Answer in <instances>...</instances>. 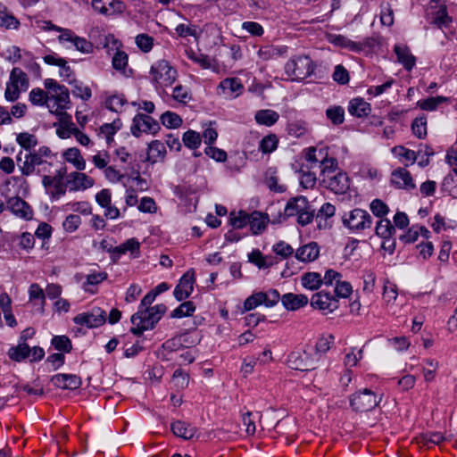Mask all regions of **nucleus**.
I'll return each instance as SVG.
<instances>
[{
  "instance_id": "f257e3e1",
  "label": "nucleus",
  "mask_w": 457,
  "mask_h": 457,
  "mask_svg": "<svg viewBox=\"0 0 457 457\" xmlns=\"http://www.w3.org/2000/svg\"><path fill=\"white\" fill-rule=\"evenodd\" d=\"M44 86L49 91V112L62 122H70L71 116L66 112L71 108L70 92L68 88L57 83L54 79H46Z\"/></svg>"
},
{
  "instance_id": "f03ea898",
  "label": "nucleus",
  "mask_w": 457,
  "mask_h": 457,
  "mask_svg": "<svg viewBox=\"0 0 457 457\" xmlns=\"http://www.w3.org/2000/svg\"><path fill=\"white\" fill-rule=\"evenodd\" d=\"M326 39L335 47L348 50L355 54H373L380 47L381 42L378 36H371L361 40L355 41L345 35L328 32Z\"/></svg>"
},
{
  "instance_id": "7ed1b4c3",
  "label": "nucleus",
  "mask_w": 457,
  "mask_h": 457,
  "mask_svg": "<svg viewBox=\"0 0 457 457\" xmlns=\"http://www.w3.org/2000/svg\"><path fill=\"white\" fill-rule=\"evenodd\" d=\"M166 311L167 307L162 303L138 310L131 316L130 320L133 327L130 328V332L136 336H141L144 331L153 329Z\"/></svg>"
},
{
  "instance_id": "20e7f679",
  "label": "nucleus",
  "mask_w": 457,
  "mask_h": 457,
  "mask_svg": "<svg viewBox=\"0 0 457 457\" xmlns=\"http://www.w3.org/2000/svg\"><path fill=\"white\" fill-rule=\"evenodd\" d=\"M382 397L383 395H378L369 388H363L350 395V407L355 412L370 411L379 404Z\"/></svg>"
},
{
  "instance_id": "39448f33",
  "label": "nucleus",
  "mask_w": 457,
  "mask_h": 457,
  "mask_svg": "<svg viewBox=\"0 0 457 457\" xmlns=\"http://www.w3.org/2000/svg\"><path fill=\"white\" fill-rule=\"evenodd\" d=\"M150 73L155 87L171 86L178 77L177 70L165 59L160 60L152 65Z\"/></svg>"
},
{
  "instance_id": "423d86ee",
  "label": "nucleus",
  "mask_w": 457,
  "mask_h": 457,
  "mask_svg": "<svg viewBox=\"0 0 457 457\" xmlns=\"http://www.w3.org/2000/svg\"><path fill=\"white\" fill-rule=\"evenodd\" d=\"M100 248L110 253L112 262L116 263L122 254L130 253L131 258L137 259L140 256V243L135 238H129L118 246H113L107 240L103 239L100 242Z\"/></svg>"
},
{
  "instance_id": "0eeeda50",
  "label": "nucleus",
  "mask_w": 457,
  "mask_h": 457,
  "mask_svg": "<svg viewBox=\"0 0 457 457\" xmlns=\"http://www.w3.org/2000/svg\"><path fill=\"white\" fill-rule=\"evenodd\" d=\"M96 34H98L99 37L96 47L101 46L104 49L109 57H128V54L123 50L121 41L113 34L102 35L98 29H92L89 37H95Z\"/></svg>"
},
{
  "instance_id": "6e6552de",
  "label": "nucleus",
  "mask_w": 457,
  "mask_h": 457,
  "mask_svg": "<svg viewBox=\"0 0 457 457\" xmlns=\"http://www.w3.org/2000/svg\"><path fill=\"white\" fill-rule=\"evenodd\" d=\"M342 222L350 230L359 232L370 228L372 224V219L367 211L355 208L343 215Z\"/></svg>"
},
{
  "instance_id": "1a4fd4ad",
  "label": "nucleus",
  "mask_w": 457,
  "mask_h": 457,
  "mask_svg": "<svg viewBox=\"0 0 457 457\" xmlns=\"http://www.w3.org/2000/svg\"><path fill=\"white\" fill-rule=\"evenodd\" d=\"M64 174L65 170L60 169L53 177L47 175L43 176L42 184L49 195L51 201H56L66 194L68 186L67 182H63Z\"/></svg>"
},
{
  "instance_id": "9d476101",
  "label": "nucleus",
  "mask_w": 457,
  "mask_h": 457,
  "mask_svg": "<svg viewBox=\"0 0 457 457\" xmlns=\"http://www.w3.org/2000/svg\"><path fill=\"white\" fill-rule=\"evenodd\" d=\"M285 71L292 80H302L314 71L312 59H290L285 64Z\"/></svg>"
},
{
  "instance_id": "9b49d317",
  "label": "nucleus",
  "mask_w": 457,
  "mask_h": 457,
  "mask_svg": "<svg viewBox=\"0 0 457 457\" xmlns=\"http://www.w3.org/2000/svg\"><path fill=\"white\" fill-rule=\"evenodd\" d=\"M428 17L431 24L439 29L447 28L453 21L447 12V6L444 1L431 0L428 8Z\"/></svg>"
},
{
  "instance_id": "f8f14e48",
  "label": "nucleus",
  "mask_w": 457,
  "mask_h": 457,
  "mask_svg": "<svg viewBox=\"0 0 457 457\" xmlns=\"http://www.w3.org/2000/svg\"><path fill=\"white\" fill-rule=\"evenodd\" d=\"M61 34L59 41L65 45L67 48H75L81 54H87L93 53V43L85 37L77 36L72 30L68 29H60Z\"/></svg>"
},
{
  "instance_id": "ddd939ff",
  "label": "nucleus",
  "mask_w": 457,
  "mask_h": 457,
  "mask_svg": "<svg viewBox=\"0 0 457 457\" xmlns=\"http://www.w3.org/2000/svg\"><path fill=\"white\" fill-rule=\"evenodd\" d=\"M350 178L348 174L341 170L335 174L322 179L320 185L335 195H345L350 190Z\"/></svg>"
},
{
  "instance_id": "4468645a",
  "label": "nucleus",
  "mask_w": 457,
  "mask_h": 457,
  "mask_svg": "<svg viewBox=\"0 0 457 457\" xmlns=\"http://www.w3.org/2000/svg\"><path fill=\"white\" fill-rule=\"evenodd\" d=\"M161 127L157 120L153 119L151 116L137 113L132 120V125L130 131L133 136L138 137L141 133H151L156 134L160 130Z\"/></svg>"
},
{
  "instance_id": "2eb2a0df",
  "label": "nucleus",
  "mask_w": 457,
  "mask_h": 457,
  "mask_svg": "<svg viewBox=\"0 0 457 457\" xmlns=\"http://www.w3.org/2000/svg\"><path fill=\"white\" fill-rule=\"evenodd\" d=\"M311 305L312 308L320 311L323 314H329L338 308L339 302L330 293L322 290L312 296Z\"/></svg>"
},
{
  "instance_id": "dca6fc26",
  "label": "nucleus",
  "mask_w": 457,
  "mask_h": 457,
  "mask_svg": "<svg viewBox=\"0 0 457 457\" xmlns=\"http://www.w3.org/2000/svg\"><path fill=\"white\" fill-rule=\"evenodd\" d=\"M106 321V312L100 307H94L90 312L79 313L73 318L77 325L86 326L89 328H98Z\"/></svg>"
},
{
  "instance_id": "f3484780",
  "label": "nucleus",
  "mask_w": 457,
  "mask_h": 457,
  "mask_svg": "<svg viewBox=\"0 0 457 457\" xmlns=\"http://www.w3.org/2000/svg\"><path fill=\"white\" fill-rule=\"evenodd\" d=\"M288 367L301 371L315 369V361L306 351H294L287 357Z\"/></svg>"
},
{
  "instance_id": "a211bd4d",
  "label": "nucleus",
  "mask_w": 457,
  "mask_h": 457,
  "mask_svg": "<svg viewBox=\"0 0 457 457\" xmlns=\"http://www.w3.org/2000/svg\"><path fill=\"white\" fill-rule=\"evenodd\" d=\"M195 281V271L191 269L180 278L175 287L173 295L177 301L180 302L190 296L194 290Z\"/></svg>"
},
{
  "instance_id": "6ab92c4d",
  "label": "nucleus",
  "mask_w": 457,
  "mask_h": 457,
  "mask_svg": "<svg viewBox=\"0 0 457 457\" xmlns=\"http://www.w3.org/2000/svg\"><path fill=\"white\" fill-rule=\"evenodd\" d=\"M95 180L86 173L73 171L67 176V186L70 192L83 191L94 186Z\"/></svg>"
},
{
  "instance_id": "aec40b11",
  "label": "nucleus",
  "mask_w": 457,
  "mask_h": 457,
  "mask_svg": "<svg viewBox=\"0 0 457 457\" xmlns=\"http://www.w3.org/2000/svg\"><path fill=\"white\" fill-rule=\"evenodd\" d=\"M243 85L237 78L223 79L217 87V94L226 99H234L242 93Z\"/></svg>"
},
{
  "instance_id": "412c9836",
  "label": "nucleus",
  "mask_w": 457,
  "mask_h": 457,
  "mask_svg": "<svg viewBox=\"0 0 457 457\" xmlns=\"http://www.w3.org/2000/svg\"><path fill=\"white\" fill-rule=\"evenodd\" d=\"M391 184L397 189L411 191L416 187L411 172L405 168H397L391 173Z\"/></svg>"
},
{
  "instance_id": "4be33fe9",
  "label": "nucleus",
  "mask_w": 457,
  "mask_h": 457,
  "mask_svg": "<svg viewBox=\"0 0 457 457\" xmlns=\"http://www.w3.org/2000/svg\"><path fill=\"white\" fill-rule=\"evenodd\" d=\"M91 4L95 11L104 15L121 13L125 9L120 0H92Z\"/></svg>"
},
{
  "instance_id": "5701e85b",
  "label": "nucleus",
  "mask_w": 457,
  "mask_h": 457,
  "mask_svg": "<svg viewBox=\"0 0 457 457\" xmlns=\"http://www.w3.org/2000/svg\"><path fill=\"white\" fill-rule=\"evenodd\" d=\"M7 209L15 216L27 220H30L33 215V211L29 204L18 196L8 199Z\"/></svg>"
},
{
  "instance_id": "b1692460",
  "label": "nucleus",
  "mask_w": 457,
  "mask_h": 457,
  "mask_svg": "<svg viewBox=\"0 0 457 457\" xmlns=\"http://www.w3.org/2000/svg\"><path fill=\"white\" fill-rule=\"evenodd\" d=\"M53 385L61 389L75 390L81 386V379L74 374H56L52 377Z\"/></svg>"
},
{
  "instance_id": "393cba45",
  "label": "nucleus",
  "mask_w": 457,
  "mask_h": 457,
  "mask_svg": "<svg viewBox=\"0 0 457 457\" xmlns=\"http://www.w3.org/2000/svg\"><path fill=\"white\" fill-rule=\"evenodd\" d=\"M311 204L305 196L299 195L288 200L284 209V215L287 218L297 216L300 212L310 209Z\"/></svg>"
},
{
  "instance_id": "a878e982",
  "label": "nucleus",
  "mask_w": 457,
  "mask_h": 457,
  "mask_svg": "<svg viewBox=\"0 0 457 457\" xmlns=\"http://www.w3.org/2000/svg\"><path fill=\"white\" fill-rule=\"evenodd\" d=\"M270 222V217L267 213L254 211L249 214V227L253 235L262 234Z\"/></svg>"
},
{
  "instance_id": "bb28decb",
  "label": "nucleus",
  "mask_w": 457,
  "mask_h": 457,
  "mask_svg": "<svg viewBox=\"0 0 457 457\" xmlns=\"http://www.w3.org/2000/svg\"><path fill=\"white\" fill-rule=\"evenodd\" d=\"M320 254V247L316 242H311L299 247L295 252V258L303 262L315 261Z\"/></svg>"
},
{
  "instance_id": "cd10ccee",
  "label": "nucleus",
  "mask_w": 457,
  "mask_h": 457,
  "mask_svg": "<svg viewBox=\"0 0 457 457\" xmlns=\"http://www.w3.org/2000/svg\"><path fill=\"white\" fill-rule=\"evenodd\" d=\"M283 306L288 311H296L308 303V297L304 295L287 293L282 295Z\"/></svg>"
},
{
  "instance_id": "c85d7f7f",
  "label": "nucleus",
  "mask_w": 457,
  "mask_h": 457,
  "mask_svg": "<svg viewBox=\"0 0 457 457\" xmlns=\"http://www.w3.org/2000/svg\"><path fill=\"white\" fill-rule=\"evenodd\" d=\"M16 162L21 175L29 177L36 171V164L30 152L23 156V151H20L16 156Z\"/></svg>"
},
{
  "instance_id": "c756f323",
  "label": "nucleus",
  "mask_w": 457,
  "mask_h": 457,
  "mask_svg": "<svg viewBox=\"0 0 457 457\" xmlns=\"http://www.w3.org/2000/svg\"><path fill=\"white\" fill-rule=\"evenodd\" d=\"M348 112L357 118H363L370 114L371 107L369 103L361 97H356L349 102Z\"/></svg>"
},
{
  "instance_id": "7c9ffc66",
  "label": "nucleus",
  "mask_w": 457,
  "mask_h": 457,
  "mask_svg": "<svg viewBox=\"0 0 457 457\" xmlns=\"http://www.w3.org/2000/svg\"><path fill=\"white\" fill-rule=\"evenodd\" d=\"M48 64L56 65L59 67V75L63 81L69 84L75 82V74L71 68L67 65L65 59H44Z\"/></svg>"
},
{
  "instance_id": "2f4dec72",
  "label": "nucleus",
  "mask_w": 457,
  "mask_h": 457,
  "mask_svg": "<svg viewBox=\"0 0 457 457\" xmlns=\"http://www.w3.org/2000/svg\"><path fill=\"white\" fill-rule=\"evenodd\" d=\"M171 430L175 436L186 440L193 438L197 431L195 426L182 420L171 423Z\"/></svg>"
},
{
  "instance_id": "473e14b6",
  "label": "nucleus",
  "mask_w": 457,
  "mask_h": 457,
  "mask_svg": "<svg viewBox=\"0 0 457 457\" xmlns=\"http://www.w3.org/2000/svg\"><path fill=\"white\" fill-rule=\"evenodd\" d=\"M166 154L164 144L159 140H154L148 145L146 161L155 163L159 160H163Z\"/></svg>"
},
{
  "instance_id": "72a5a7b5",
  "label": "nucleus",
  "mask_w": 457,
  "mask_h": 457,
  "mask_svg": "<svg viewBox=\"0 0 457 457\" xmlns=\"http://www.w3.org/2000/svg\"><path fill=\"white\" fill-rule=\"evenodd\" d=\"M19 26V20L14 17L4 4L0 3V27L6 29H16Z\"/></svg>"
},
{
  "instance_id": "f704fd0d",
  "label": "nucleus",
  "mask_w": 457,
  "mask_h": 457,
  "mask_svg": "<svg viewBox=\"0 0 457 457\" xmlns=\"http://www.w3.org/2000/svg\"><path fill=\"white\" fill-rule=\"evenodd\" d=\"M254 119L258 124L270 127L278 120L279 114L274 110L262 109L256 112Z\"/></svg>"
},
{
  "instance_id": "c9c22d12",
  "label": "nucleus",
  "mask_w": 457,
  "mask_h": 457,
  "mask_svg": "<svg viewBox=\"0 0 457 457\" xmlns=\"http://www.w3.org/2000/svg\"><path fill=\"white\" fill-rule=\"evenodd\" d=\"M67 162L72 163L78 170H84L86 168V162L81 156L79 149L71 147L64 151L62 154Z\"/></svg>"
},
{
  "instance_id": "e433bc0d",
  "label": "nucleus",
  "mask_w": 457,
  "mask_h": 457,
  "mask_svg": "<svg viewBox=\"0 0 457 457\" xmlns=\"http://www.w3.org/2000/svg\"><path fill=\"white\" fill-rule=\"evenodd\" d=\"M421 150H419L417 153L413 150L405 148L403 145H397L392 148V153L395 154L397 158L400 160H405L409 162L410 163H405L404 166L408 167L411 164H413L418 157L421 154Z\"/></svg>"
},
{
  "instance_id": "4c0bfd02",
  "label": "nucleus",
  "mask_w": 457,
  "mask_h": 457,
  "mask_svg": "<svg viewBox=\"0 0 457 457\" xmlns=\"http://www.w3.org/2000/svg\"><path fill=\"white\" fill-rule=\"evenodd\" d=\"M451 99L449 97L437 96L435 97H428L427 99L418 101V106L423 110L428 112H433L437 109V107L443 104H450Z\"/></svg>"
},
{
  "instance_id": "58836bf2",
  "label": "nucleus",
  "mask_w": 457,
  "mask_h": 457,
  "mask_svg": "<svg viewBox=\"0 0 457 457\" xmlns=\"http://www.w3.org/2000/svg\"><path fill=\"white\" fill-rule=\"evenodd\" d=\"M320 166L321 168L320 174V180L328 178V176L335 174L338 171V162L334 157L325 156L320 162Z\"/></svg>"
},
{
  "instance_id": "ea45409f",
  "label": "nucleus",
  "mask_w": 457,
  "mask_h": 457,
  "mask_svg": "<svg viewBox=\"0 0 457 457\" xmlns=\"http://www.w3.org/2000/svg\"><path fill=\"white\" fill-rule=\"evenodd\" d=\"M30 347L26 342H20L17 346L11 347L8 356L15 361H21L30 356Z\"/></svg>"
},
{
  "instance_id": "a19ab883",
  "label": "nucleus",
  "mask_w": 457,
  "mask_h": 457,
  "mask_svg": "<svg viewBox=\"0 0 457 457\" xmlns=\"http://www.w3.org/2000/svg\"><path fill=\"white\" fill-rule=\"evenodd\" d=\"M302 286L309 290H317L323 284L322 277L318 272H306L301 278Z\"/></svg>"
},
{
  "instance_id": "79ce46f5",
  "label": "nucleus",
  "mask_w": 457,
  "mask_h": 457,
  "mask_svg": "<svg viewBox=\"0 0 457 457\" xmlns=\"http://www.w3.org/2000/svg\"><path fill=\"white\" fill-rule=\"evenodd\" d=\"M49 91H44L39 87L33 88L29 95L30 103L34 105L44 106L48 108L49 104Z\"/></svg>"
},
{
  "instance_id": "37998d69",
  "label": "nucleus",
  "mask_w": 457,
  "mask_h": 457,
  "mask_svg": "<svg viewBox=\"0 0 457 457\" xmlns=\"http://www.w3.org/2000/svg\"><path fill=\"white\" fill-rule=\"evenodd\" d=\"M16 142L21 146L22 149L27 153L35 150L34 148L37 145V137L28 132H22L17 135Z\"/></svg>"
},
{
  "instance_id": "c03bdc74",
  "label": "nucleus",
  "mask_w": 457,
  "mask_h": 457,
  "mask_svg": "<svg viewBox=\"0 0 457 457\" xmlns=\"http://www.w3.org/2000/svg\"><path fill=\"white\" fill-rule=\"evenodd\" d=\"M230 225L234 229H240L249 225V213L245 211L231 212L229 214Z\"/></svg>"
},
{
  "instance_id": "a18cd8bd",
  "label": "nucleus",
  "mask_w": 457,
  "mask_h": 457,
  "mask_svg": "<svg viewBox=\"0 0 457 457\" xmlns=\"http://www.w3.org/2000/svg\"><path fill=\"white\" fill-rule=\"evenodd\" d=\"M10 84L15 85L21 89H27L29 81L26 73L20 68H13L10 75Z\"/></svg>"
},
{
  "instance_id": "49530a36",
  "label": "nucleus",
  "mask_w": 457,
  "mask_h": 457,
  "mask_svg": "<svg viewBox=\"0 0 457 457\" xmlns=\"http://www.w3.org/2000/svg\"><path fill=\"white\" fill-rule=\"evenodd\" d=\"M395 232V226L391 223L388 219H381L376 226L377 236L384 238L392 237Z\"/></svg>"
},
{
  "instance_id": "de8ad7c7",
  "label": "nucleus",
  "mask_w": 457,
  "mask_h": 457,
  "mask_svg": "<svg viewBox=\"0 0 457 457\" xmlns=\"http://www.w3.org/2000/svg\"><path fill=\"white\" fill-rule=\"evenodd\" d=\"M161 122L163 126L168 129H177L181 126L182 119L181 117L170 111H167L162 113L160 117Z\"/></svg>"
},
{
  "instance_id": "09e8293b",
  "label": "nucleus",
  "mask_w": 457,
  "mask_h": 457,
  "mask_svg": "<svg viewBox=\"0 0 457 457\" xmlns=\"http://www.w3.org/2000/svg\"><path fill=\"white\" fill-rule=\"evenodd\" d=\"M127 99L124 95H112L106 98L105 100V107L114 112H121V108L123 105L127 104Z\"/></svg>"
},
{
  "instance_id": "8fccbe9b",
  "label": "nucleus",
  "mask_w": 457,
  "mask_h": 457,
  "mask_svg": "<svg viewBox=\"0 0 457 457\" xmlns=\"http://www.w3.org/2000/svg\"><path fill=\"white\" fill-rule=\"evenodd\" d=\"M182 141L185 146L195 150L201 145L202 137L198 132L189 129L183 134Z\"/></svg>"
},
{
  "instance_id": "3c124183",
  "label": "nucleus",
  "mask_w": 457,
  "mask_h": 457,
  "mask_svg": "<svg viewBox=\"0 0 457 457\" xmlns=\"http://www.w3.org/2000/svg\"><path fill=\"white\" fill-rule=\"evenodd\" d=\"M195 311V306L193 302L187 301L179 304V307L174 309L170 313V318L179 319L183 317L191 316Z\"/></svg>"
},
{
  "instance_id": "603ef678",
  "label": "nucleus",
  "mask_w": 457,
  "mask_h": 457,
  "mask_svg": "<svg viewBox=\"0 0 457 457\" xmlns=\"http://www.w3.org/2000/svg\"><path fill=\"white\" fill-rule=\"evenodd\" d=\"M326 116L334 125H340L345 120V110L339 105L331 106L326 110Z\"/></svg>"
},
{
  "instance_id": "864d4df0",
  "label": "nucleus",
  "mask_w": 457,
  "mask_h": 457,
  "mask_svg": "<svg viewBox=\"0 0 457 457\" xmlns=\"http://www.w3.org/2000/svg\"><path fill=\"white\" fill-rule=\"evenodd\" d=\"M278 144V139L277 136L275 134H269L261 140L259 149L263 154H270L277 149Z\"/></svg>"
},
{
  "instance_id": "5fc2aeb1",
  "label": "nucleus",
  "mask_w": 457,
  "mask_h": 457,
  "mask_svg": "<svg viewBox=\"0 0 457 457\" xmlns=\"http://www.w3.org/2000/svg\"><path fill=\"white\" fill-rule=\"evenodd\" d=\"M51 345L54 349L63 353H70L72 349L71 341L67 336H54L51 340Z\"/></svg>"
},
{
  "instance_id": "6e6d98bb",
  "label": "nucleus",
  "mask_w": 457,
  "mask_h": 457,
  "mask_svg": "<svg viewBox=\"0 0 457 457\" xmlns=\"http://www.w3.org/2000/svg\"><path fill=\"white\" fill-rule=\"evenodd\" d=\"M412 133L420 139L427 136V119L425 116L417 117L411 123Z\"/></svg>"
},
{
  "instance_id": "4d7b16f0",
  "label": "nucleus",
  "mask_w": 457,
  "mask_h": 457,
  "mask_svg": "<svg viewBox=\"0 0 457 457\" xmlns=\"http://www.w3.org/2000/svg\"><path fill=\"white\" fill-rule=\"evenodd\" d=\"M287 46L284 45H270L260 49L262 54L267 57H277L287 54Z\"/></svg>"
},
{
  "instance_id": "13d9d810",
  "label": "nucleus",
  "mask_w": 457,
  "mask_h": 457,
  "mask_svg": "<svg viewBox=\"0 0 457 457\" xmlns=\"http://www.w3.org/2000/svg\"><path fill=\"white\" fill-rule=\"evenodd\" d=\"M107 278L108 274L105 271H92L87 274L86 282L83 284V288L87 292L90 291V289L87 288V286H96L107 279Z\"/></svg>"
},
{
  "instance_id": "bf43d9fd",
  "label": "nucleus",
  "mask_w": 457,
  "mask_h": 457,
  "mask_svg": "<svg viewBox=\"0 0 457 457\" xmlns=\"http://www.w3.org/2000/svg\"><path fill=\"white\" fill-rule=\"evenodd\" d=\"M273 252L282 259H287L294 253L293 247L285 241L276 243L272 247Z\"/></svg>"
},
{
  "instance_id": "052dcab7",
  "label": "nucleus",
  "mask_w": 457,
  "mask_h": 457,
  "mask_svg": "<svg viewBox=\"0 0 457 457\" xmlns=\"http://www.w3.org/2000/svg\"><path fill=\"white\" fill-rule=\"evenodd\" d=\"M370 208L375 216L382 219L389 212L388 206L380 199H374L370 203Z\"/></svg>"
},
{
  "instance_id": "680f3d73",
  "label": "nucleus",
  "mask_w": 457,
  "mask_h": 457,
  "mask_svg": "<svg viewBox=\"0 0 457 457\" xmlns=\"http://www.w3.org/2000/svg\"><path fill=\"white\" fill-rule=\"evenodd\" d=\"M299 172L301 174L300 185L305 189L314 187L317 181L315 173L310 170H303V169Z\"/></svg>"
},
{
  "instance_id": "e2e57ef3",
  "label": "nucleus",
  "mask_w": 457,
  "mask_h": 457,
  "mask_svg": "<svg viewBox=\"0 0 457 457\" xmlns=\"http://www.w3.org/2000/svg\"><path fill=\"white\" fill-rule=\"evenodd\" d=\"M73 88L71 90L72 95L78 98L82 99L83 101H87L91 96V89L84 86L81 82H73Z\"/></svg>"
},
{
  "instance_id": "0e129e2a",
  "label": "nucleus",
  "mask_w": 457,
  "mask_h": 457,
  "mask_svg": "<svg viewBox=\"0 0 457 457\" xmlns=\"http://www.w3.org/2000/svg\"><path fill=\"white\" fill-rule=\"evenodd\" d=\"M262 304H263L262 292L253 293L245 300L244 311L248 312L253 310L254 308Z\"/></svg>"
},
{
  "instance_id": "69168bd1",
  "label": "nucleus",
  "mask_w": 457,
  "mask_h": 457,
  "mask_svg": "<svg viewBox=\"0 0 457 457\" xmlns=\"http://www.w3.org/2000/svg\"><path fill=\"white\" fill-rule=\"evenodd\" d=\"M81 224V218L77 214H70L62 222V228L66 232L72 233L77 230Z\"/></svg>"
},
{
  "instance_id": "338daca9",
  "label": "nucleus",
  "mask_w": 457,
  "mask_h": 457,
  "mask_svg": "<svg viewBox=\"0 0 457 457\" xmlns=\"http://www.w3.org/2000/svg\"><path fill=\"white\" fill-rule=\"evenodd\" d=\"M135 42L137 47L144 53H148L154 46V39L147 34H139L136 37Z\"/></svg>"
},
{
  "instance_id": "774afa93",
  "label": "nucleus",
  "mask_w": 457,
  "mask_h": 457,
  "mask_svg": "<svg viewBox=\"0 0 457 457\" xmlns=\"http://www.w3.org/2000/svg\"><path fill=\"white\" fill-rule=\"evenodd\" d=\"M68 210H71L72 212H79L83 215H88L91 214V205L88 202L81 201V202H73V203H68L65 205Z\"/></svg>"
}]
</instances>
